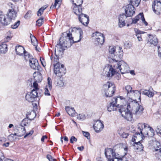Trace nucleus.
Here are the masks:
<instances>
[{
    "label": "nucleus",
    "mask_w": 161,
    "mask_h": 161,
    "mask_svg": "<svg viewBox=\"0 0 161 161\" xmlns=\"http://www.w3.org/2000/svg\"><path fill=\"white\" fill-rule=\"evenodd\" d=\"M83 32L81 28L76 27L70 28L69 29V33H67V36L70 41V44L68 45V47L72 45L74 43L79 42L83 37Z\"/></svg>",
    "instance_id": "f257e3e1"
},
{
    "label": "nucleus",
    "mask_w": 161,
    "mask_h": 161,
    "mask_svg": "<svg viewBox=\"0 0 161 161\" xmlns=\"http://www.w3.org/2000/svg\"><path fill=\"white\" fill-rule=\"evenodd\" d=\"M128 107L131 108L135 119H138L143 113V106L139 104L136 100L130 102L128 104Z\"/></svg>",
    "instance_id": "f03ea898"
},
{
    "label": "nucleus",
    "mask_w": 161,
    "mask_h": 161,
    "mask_svg": "<svg viewBox=\"0 0 161 161\" xmlns=\"http://www.w3.org/2000/svg\"><path fill=\"white\" fill-rule=\"evenodd\" d=\"M105 155L108 161H121L122 156L115 152V150L110 148H106Z\"/></svg>",
    "instance_id": "7ed1b4c3"
},
{
    "label": "nucleus",
    "mask_w": 161,
    "mask_h": 161,
    "mask_svg": "<svg viewBox=\"0 0 161 161\" xmlns=\"http://www.w3.org/2000/svg\"><path fill=\"white\" fill-rule=\"evenodd\" d=\"M118 111L122 116L128 121H132L136 119L134 118L131 108L128 107V105L127 108L122 107L119 108Z\"/></svg>",
    "instance_id": "20e7f679"
},
{
    "label": "nucleus",
    "mask_w": 161,
    "mask_h": 161,
    "mask_svg": "<svg viewBox=\"0 0 161 161\" xmlns=\"http://www.w3.org/2000/svg\"><path fill=\"white\" fill-rule=\"evenodd\" d=\"M62 38H60L59 44H57L55 48V54L56 57V58H54V60L57 62V60H58V58L59 56H62L64 50L65 49V48H67L68 46L65 45L64 42H62L61 40Z\"/></svg>",
    "instance_id": "39448f33"
},
{
    "label": "nucleus",
    "mask_w": 161,
    "mask_h": 161,
    "mask_svg": "<svg viewBox=\"0 0 161 161\" xmlns=\"http://www.w3.org/2000/svg\"><path fill=\"white\" fill-rule=\"evenodd\" d=\"M114 86L111 82L108 81L103 85V90L106 97H110L114 93Z\"/></svg>",
    "instance_id": "423d86ee"
},
{
    "label": "nucleus",
    "mask_w": 161,
    "mask_h": 161,
    "mask_svg": "<svg viewBox=\"0 0 161 161\" xmlns=\"http://www.w3.org/2000/svg\"><path fill=\"white\" fill-rule=\"evenodd\" d=\"M148 125L144 123H139L138 124V129L139 131H138L135 134V137L136 135L138 136L139 137L142 136V139L145 136H148V132L147 131L146 129L147 128Z\"/></svg>",
    "instance_id": "0eeeda50"
},
{
    "label": "nucleus",
    "mask_w": 161,
    "mask_h": 161,
    "mask_svg": "<svg viewBox=\"0 0 161 161\" xmlns=\"http://www.w3.org/2000/svg\"><path fill=\"white\" fill-rule=\"evenodd\" d=\"M92 37L95 44L96 45H102L104 42L105 37L103 34L98 31L93 33Z\"/></svg>",
    "instance_id": "6e6552de"
},
{
    "label": "nucleus",
    "mask_w": 161,
    "mask_h": 161,
    "mask_svg": "<svg viewBox=\"0 0 161 161\" xmlns=\"http://www.w3.org/2000/svg\"><path fill=\"white\" fill-rule=\"evenodd\" d=\"M66 69L63 64L58 62L54 65V72L58 76L61 77L66 73Z\"/></svg>",
    "instance_id": "1a4fd4ad"
},
{
    "label": "nucleus",
    "mask_w": 161,
    "mask_h": 161,
    "mask_svg": "<svg viewBox=\"0 0 161 161\" xmlns=\"http://www.w3.org/2000/svg\"><path fill=\"white\" fill-rule=\"evenodd\" d=\"M40 93L38 94L36 90H32L31 92H28L26 94L25 98L29 102H33L36 100L37 97H41Z\"/></svg>",
    "instance_id": "9d476101"
},
{
    "label": "nucleus",
    "mask_w": 161,
    "mask_h": 161,
    "mask_svg": "<svg viewBox=\"0 0 161 161\" xmlns=\"http://www.w3.org/2000/svg\"><path fill=\"white\" fill-rule=\"evenodd\" d=\"M117 69H119L122 74L128 73L130 71L129 67L127 64L123 61L121 60L117 63Z\"/></svg>",
    "instance_id": "9b49d317"
},
{
    "label": "nucleus",
    "mask_w": 161,
    "mask_h": 161,
    "mask_svg": "<svg viewBox=\"0 0 161 161\" xmlns=\"http://www.w3.org/2000/svg\"><path fill=\"white\" fill-rule=\"evenodd\" d=\"M36 116V113L34 111L27 112L26 114V118L22 120L21 124L19 125L24 126H26L28 122V119L30 120H33Z\"/></svg>",
    "instance_id": "f8f14e48"
},
{
    "label": "nucleus",
    "mask_w": 161,
    "mask_h": 161,
    "mask_svg": "<svg viewBox=\"0 0 161 161\" xmlns=\"http://www.w3.org/2000/svg\"><path fill=\"white\" fill-rule=\"evenodd\" d=\"M134 5L129 4L126 6L125 9V15L127 17H131L135 14Z\"/></svg>",
    "instance_id": "ddd939ff"
},
{
    "label": "nucleus",
    "mask_w": 161,
    "mask_h": 161,
    "mask_svg": "<svg viewBox=\"0 0 161 161\" xmlns=\"http://www.w3.org/2000/svg\"><path fill=\"white\" fill-rule=\"evenodd\" d=\"M152 8L156 14H161V2L154 1L152 5Z\"/></svg>",
    "instance_id": "4468645a"
},
{
    "label": "nucleus",
    "mask_w": 161,
    "mask_h": 161,
    "mask_svg": "<svg viewBox=\"0 0 161 161\" xmlns=\"http://www.w3.org/2000/svg\"><path fill=\"white\" fill-rule=\"evenodd\" d=\"M78 19L84 25L87 26L89 21V18L87 15L83 13L78 16Z\"/></svg>",
    "instance_id": "2eb2a0df"
},
{
    "label": "nucleus",
    "mask_w": 161,
    "mask_h": 161,
    "mask_svg": "<svg viewBox=\"0 0 161 161\" xmlns=\"http://www.w3.org/2000/svg\"><path fill=\"white\" fill-rule=\"evenodd\" d=\"M16 130L15 135L18 137H21L23 136L25 133L26 130L24 126L18 125L16 126Z\"/></svg>",
    "instance_id": "dca6fc26"
},
{
    "label": "nucleus",
    "mask_w": 161,
    "mask_h": 161,
    "mask_svg": "<svg viewBox=\"0 0 161 161\" xmlns=\"http://www.w3.org/2000/svg\"><path fill=\"white\" fill-rule=\"evenodd\" d=\"M29 65L31 68L34 70H39L40 66L39 65L38 60L33 58L29 59Z\"/></svg>",
    "instance_id": "f3484780"
},
{
    "label": "nucleus",
    "mask_w": 161,
    "mask_h": 161,
    "mask_svg": "<svg viewBox=\"0 0 161 161\" xmlns=\"http://www.w3.org/2000/svg\"><path fill=\"white\" fill-rule=\"evenodd\" d=\"M115 58L114 60L116 62H117L121 59L123 57V52L121 47H117V50L114 54Z\"/></svg>",
    "instance_id": "a211bd4d"
},
{
    "label": "nucleus",
    "mask_w": 161,
    "mask_h": 161,
    "mask_svg": "<svg viewBox=\"0 0 161 161\" xmlns=\"http://www.w3.org/2000/svg\"><path fill=\"white\" fill-rule=\"evenodd\" d=\"M104 71L107 77H112L115 73V70L112 67L111 65H109L108 67H105L104 69Z\"/></svg>",
    "instance_id": "6ab92c4d"
},
{
    "label": "nucleus",
    "mask_w": 161,
    "mask_h": 161,
    "mask_svg": "<svg viewBox=\"0 0 161 161\" xmlns=\"http://www.w3.org/2000/svg\"><path fill=\"white\" fill-rule=\"evenodd\" d=\"M104 126L103 121H101L100 120H97L93 125L94 129L97 132L101 131L103 129Z\"/></svg>",
    "instance_id": "aec40b11"
},
{
    "label": "nucleus",
    "mask_w": 161,
    "mask_h": 161,
    "mask_svg": "<svg viewBox=\"0 0 161 161\" xmlns=\"http://www.w3.org/2000/svg\"><path fill=\"white\" fill-rule=\"evenodd\" d=\"M0 22L3 26H7L9 24L11 21L6 15L0 14Z\"/></svg>",
    "instance_id": "412c9836"
},
{
    "label": "nucleus",
    "mask_w": 161,
    "mask_h": 161,
    "mask_svg": "<svg viewBox=\"0 0 161 161\" xmlns=\"http://www.w3.org/2000/svg\"><path fill=\"white\" fill-rule=\"evenodd\" d=\"M17 13L14 9L12 8L8 9L7 13L6 14L10 21L14 20L16 17Z\"/></svg>",
    "instance_id": "4be33fe9"
},
{
    "label": "nucleus",
    "mask_w": 161,
    "mask_h": 161,
    "mask_svg": "<svg viewBox=\"0 0 161 161\" xmlns=\"http://www.w3.org/2000/svg\"><path fill=\"white\" fill-rule=\"evenodd\" d=\"M74 5L73 10V12L76 15L79 16L80 14H83L82 12V8H81V5H78L76 3H73Z\"/></svg>",
    "instance_id": "5701e85b"
},
{
    "label": "nucleus",
    "mask_w": 161,
    "mask_h": 161,
    "mask_svg": "<svg viewBox=\"0 0 161 161\" xmlns=\"http://www.w3.org/2000/svg\"><path fill=\"white\" fill-rule=\"evenodd\" d=\"M150 37L149 38L148 42L150 44H153L154 46H156L158 43V39L156 36H153L151 35H149Z\"/></svg>",
    "instance_id": "b1692460"
},
{
    "label": "nucleus",
    "mask_w": 161,
    "mask_h": 161,
    "mask_svg": "<svg viewBox=\"0 0 161 161\" xmlns=\"http://www.w3.org/2000/svg\"><path fill=\"white\" fill-rule=\"evenodd\" d=\"M15 51L16 54L19 55H22L25 50L24 47L22 46H16L15 48Z\"/></svg>",
    "instance_id": "393cba45"
},
{
    "label": "nucleus",
    "mask_w": 161,
    "mask_h": 161,
    "mask_svg": "<svg viewBox=\"0 0 161 161\" xmlns=\"http://www.w3.org/2000/svg\"><path fill=\"white\" fill-rule=\"evenodd\" d=\"M151 89H152V90H153V89L151 87L149 88L148 90H144L142 92V94L147 96L149 97H152L154 95V93L151 90Z\"/></svg>",
    "instance_id": "a878e982"
},
{
    "label": "nucleus",
    "mask_w": 161,
    "mask_h": 161,
    "mask_svg": "<svg viewBox=\"0 0 161 161\" xmlns=\"http://www.w3.org/2000/svg\"><path fill=\"white\" fill-rule=\"evenodd\" d=\"M119 106V104L116 106L115 104L110 103L109 105L107 108V110L108 111L111 112L113 111L117 110V108Z\"/></svg>",
    "instance_id": "bb28decb"
},
{
    "label": "nucleus",
    "mask_w": 161,
    "mask_h": 161,
    "mask_svg": "<svg viewBox=\"0 0 161 161\" xmlns=\"http://www.w3.org/2000/svg\"><path fill=\"white\" fill-rule=\"evenodd\" d=\"M125 89L127 92V95H128L129 94H130L132 93H133L136 92H137L140 94H141L140 91H138L137 90H132V87L130 85H127L125 87Z\"/></svg>",
    "instance_id": "cd10ccee"
},
{
    "label": "nucleus",
    "mask_w": 161,
    "mask_h": 161,
    "mask_svg": "<svg viewBox=\"0 0 161 161\" xmlns=\"http://www.w3.org/2000/svg\"><path fill=\"white\" fill-rule=\"evenodd\" d=\"M65 110L67 113L72 116H74L75 113V111L74 108H70L69 107H66Z\"/></svg>",
    "instance_id": "c85d7f7f"
},
{
    "label": "nucleus",
    "mask_w": 161,
    "mask_h": 161,
    "mask_svg": "<svg viewBox=\"0 0 161 161\" xmlns=\"http://www.w3.org/2000/svg\"><path fill=\"white\" fill-rule=\"evenodd\" d=\"M7 51V45L4 43L0 45V54L5 53Z\"/></svg>",
    "instance_id": "c756f323"
},
{
    "label": "nucleus",
    "mask_w": 161,
    "mask_h": 161,
    "mask_svg": "<svg viewBox=\"0 0 161 161\" xmlns=\"http://www.w3.org/2000/svg\"><path fill=\"white\" fill-rule=\"evenodd\" d=\"M31 41L32 44L35 47L36 50L39 51V50L37 48V46L38 45V42L37 39L35 36H33V37H31Z\"/></svg>",
    "instance_id": "7c9ffc66"
},
{
    "label": "nucleus",
    "mask_w": 161,
    "mask_h": 161,
    "mask_svg": "<svg viewBox=\"0 0 161 161\" xmlns=\"http://www.w3.org/2000/svg\"><path fill=\"white\" fill-rule=\"evenodd\" d=\"M47 7V5L44 6L43 7L40 8L38 11L37 12V15L38 16H41L43 14L44 11L45 9Z\"/></svg>",
    "instance_id": "2f4dec72"
},
{
    "label": "nucleus",
    "mask_w": 161,
    "mask_h": 161,
    "mask_svg": "<svg viewBox=\"0 0 161 161\" xmlns=\"http://www.w3.org/2000/svg\"><path fill=\"white\" fill-rule=\"evenodd\" d=\"M130 4L137 7L141 2V0H128Z\"/></svg>",
    "instance_id": "473e14b6"
},
{
    "label": "nucleus",
    "mask_w": 161,
    "mask_h": 161,
    "mask_svg": "<svg viewBox=\"0 0 161 161\" xmlns=\"http://www.w3.org/2000/svg\"><path fill=\"white\" fill-rule=\"evenodd\" d=\"M16 136H17L15 135V133L14 134H11L8 136V139L11 142H13L15 141L17 139Z\"/></svg>",
    "instance_id": "72a5a7b5"
},
{
    "label": "nucleus",
    "mask_w": 161,
    "mask_h": 161,
    "mask_svg": "<svg viewBox=\"0 0 161 161\" xmlns=\"http://www.w3.org/2000/svg\"><path fill=\"white\" fill-rule=\"evenodd\" d=\"M44 18L42 17L36 21V25L38 26H41L44 23Z\"/></svg>",
    "instance_id": "f704fd0d"
},
{
    "label": "nucleus",
    "mask_w": 161,
    "mask_h": 161,
    "mask_svg": "<svg viewBox=\"0 0 161 161\" xmlns=\"http://www.w3.org/2000/svg\"><path fill=\"white\" fill-rule=\"evenodd\" d=\"M56 86L59 87H62L64 85L63 80L60 79H58L55 82Z\"/></svg>",
    "instance_id": "c9c22d12"
},
{
    "label": "nucleus",
    "mask_w": 161,
    "mask_h": 161,
    "mask_svg": "<svg viewBox=\"0 0 161 161\" xmlns=\"http://www.w3.org/2000/svg\"><path fill=\"white\" fill-rule=\"evenodd\" d=\"M127 17L124 14H120L118 17L119 21L120 22L122 21H125V19Z\"/></svg>",
    "instance_id": "e433bc0d"
},
{
    "label": "nucleus",
    "mask_w": 161,
    "mask_h": 161,
    "mask_svg": "<svg viewBox=\"0 0 161 161\" xmlns=\"http://www.w3.org/2000/svg\"><path fill=\"white\" fill-rule=\"evenodd\" d=\"M35 80L38 82H41L42 80V77L41 73H38L37 75L34 77Z\"/></svg>",
    "instance_id": "4c0bfd02"
},
{
    "label": "nucleus",
    "mask_w": 161,
    "mask_h": 161,
    "mask_svg": "<svg viewBox=\"0 0 161 161\" xmlns=\"http://www.w3.org/2000/svg\"><path fill=\"white\" fill-rule=\"evenodd\" d=\"M117 50V47H110L109 49V51L110 53L114 55Z\"/></svg>",
    "instance_id": "58836bf2"
},
{
    "label": "nucleus",
    "mask_w": 161,
    "mask_h": 161,
    "mask_svg": "<svg viewBox=\"0 0 161 161\" xmlns=\"http://www.w3.org/2000/svg\"><path fill=\"white\" fill-rule=\"evenodd\" d=\"M124 46L125 48L129 49L131 47V43L130 42L125 41L124 43Z\"/></svg>",
    "instance_id": "ea45409f"
},
{
    "label": "nucleus",
    "mask_w": 161,
    "mask_h": 161,
    "mask_svg": "<svg viewBox=\"0 0 161 161\" xmlns=\"http://www.w3.org/2000/svg\"><path fill=\"white\" fill-rule=\"evenodd\" d=\"M47 86L48 87L49 89L50 90H51L52 89V81L50 77H48L47 78Z\"/></svg>",
    "instance_id": "a19ab883"
},
{
    "label": "nucleus",
    "mask_w": 161,
    "mask_h": 161,
    "mask_svg": "<svg viewBox=\"0 0 161 161\" xmlns=\"http://www.w3.org/2000/svg\"><path fill=\"white\" fill-rule=\"evenodd\" d=\"M60 4L61 3L59 0H55V3L53 7H54L55 8L58 9L60 7Z\"/></svg>",
    "instance_id": "79ce46f5"
},
{
    "label": "nucleus",
    "mask_w": 161,
    "mask_h": 161,
    "mask_svg": "<svg viewBox=\"0 0 161 161\" xmlns=\"http://www.w3.org/2000/svg\"><path fill=\"white\" fill-rule=\"evenodd\" d=\"M20 21L19 20L17 21L14 24L11 25V28L12 29H15L17 28L20 25Z\"/></svg>",
    "instance_id": "37998d69"
},
{
    "label": "nucleus",
    "mask_w": 161,
    "mask_h": 161,
    "mask_svg": "<svg viewBox=\"0 0 161 161\" xmlns=\"http://www.w3.org/2000/svg\"><path fill=\"white\" fill-rule=\"evenodd\" d=\"M73 3H76L79 5H82L83 2V0H71Z\"/></svg>",
    "instance_id": "c03bdc74"
},
{
    "label": "nucleus",
    "mask_w": 161,
    "mask_h": 161,
    "mask_svg": "<svg viewBox=\"0 0 161 161\" xmlns=\"http://www.w3.org/2000/svg\"><path fill=\"white\" fill-rule=\"evenodd\" d=\"M24 57L25 60H27L28 59L30 58V56L29 53L26 51L25 50V52L24 53Z\"/></svg>",
    "instance_id": "a18cd8bd"
},
{
    "label": "nucleus",
    "mask_w": 161,
    "mask_h": 161,
    "mask_svg": "<svg viewBox=\"0 0 161 161\" xmlns=\"http://www.w3.org/2000/svg\"><path fill=\"white\" fill-rule=\"evenodd\" d=\"M37 82H36V80L33 83V87L34 88V89L32 90H36L37 92L39 91V90L38 88V84L37 83Z\"/></svg>",
    "instance_id": "49530a36"
},
{
    "label": "nucleus",
    "mask_w": 161,
    "mask_h": 161,
    "mask_svg": "<svg viewBox=\"0 0 161 161\" xmlns=\"http://www.w3.org/2000/svg\"><path fill=\"white\" fill-rule=\"evenodd\" d=\"M11 31H9L7 33L6 38L8 40H10L12 37Z\"/></svg>",
    "instance_id": "de8ad7c7"
},
{
    "label": "nucleus",
    "mask_w": 161,
    "mask_h": 161,
    "mask_svg": "<svg viewBox=\"0 0 161 161\" xmlns=\"http://www.w3.org/2000/svg\"><path fill=\"white\" fill-rule=\"evenodd\" d=\"M133 144L135 149H136V148H137L142 144L140 142V141H138V142H135V143H133Z\"/></svg>",
    "instance_id": "09e8293b"
},
{
    "label": "nucleus",
    "mask_w": 161,
    "mask_h": 161,
    "mask_svg": "<svg viewBox=\"0 0 161 161\" xmlns=\"http://www.w3.org/2000/svg\"><path fill=\"white\" fill-rule=\"evenodd\" d=\"M125 21H119L118 22V25L119 27L122 28L125 26Z\"/></svg>",
    "instance_id": "8fccbe9b"
},
{
    "label": "nucleus",
    "mask_w": 161,
    "mask_h": 161,
    "mask_svg": "<svg viewBox=\"0 0 161 161\" xmlns=\"http://www.w3.org/2000/svg\"><path fill=\"white\" fill-rule=\"evenodd\" d=\"M82 132L83 133L84 136L86 137L88 139H90V134L88 132L82 131Z\"/></svg>",
    "instance_id": "3c124183"
},
{
    "label": "nucleus",
    "mask_w": 161,
    "mask_h": 161,
    "mask_svg": "<svg viewBox=\"0 0 161 161\" xmlns=\"http://www.w3.org/2000/svg\"><path fill=\"white\" fill-rule=\"evenodd\" d=\"M134 31L136 33V36L138 35H140L144 33L143 32L139 30L137 28L134 29Z\"/></svg>",
    "instance_id": "603ef678"
},
{
    "label": "nucleus",
    "mask_w": 161,
    "mask_h": 161,
    "mask_svg": "<svg viewBox=\"0 0 161 161\" xmlns=\"http://www.w3.org/2000/svg\"><path fill=\"white\" fill-rule=\"evenodd\" d=\"M156 131L157 134L159 133L160 134H161V125L157 126L156 129Z\"/></svg>",
    "instance_id": "864d4df0"
},
{
    "label": "nucleus",
    "mask_w": 161,
    "mask_h": 161,
    "mask_svg": "<svg viewBox=\"0 0 161 161\" xmlns=\"http://www.w3.org/2000/svg\"><path fill=\"white\" fill-rule=\"evenodd\" d=\"M70 142L71 143H74V142H76L77 141V138L75 136H72L70 139Z\"/></svg>",
    "instance_id": "5fc2aeb1"
},
{
    "label": "nucleus",
    "mask_w": 161,
    "mask_h": 161,
    "mask_svg": "<svg viewBox=\"0 0 161 161\" xmlns=\"http://www.w3.org/2000/svg\"><path fill=\"white\" fill-rule=\"evenodd\" d=\"M44 94L46 96H48L50 95L49 91L47 88V86H46V87L45 88Z\"/></svg>",
    "instance_id": "6e6d98bb"
},
{
    "label": "nucleus",
    "mask_w": 161,
    "mask_h": 161,
    "mask_svg": "<svg viewBox=\"0 0 161 161\" xmlns=\"http://www.w3.org/2000/svg\"><path fill=\"white\" fill-rule=\"evenodd\" d=\"M147 128L149 129V130H150V131L151 133V136H153L154 135V130L153 129V128L150 127L148 125Z\"/></svg>",
    "instance_id": "4d7b16f0"
},
{
    "label": "nucleus",
    "mask_w": 161,
    "mask_h": 161,
    "mask_svg": "<svg viewBox=\"0 0 161 161\" xmlns=\"http://www.w3.org/2000/svg\"><path fill=\"white\" fill-rule=\"evenodd\" d=\"M143 23L145 25V26H147L148 25L147 23L145 21V19L144 16V15L143 14L142 16L141 17Z\"/></svg>",
    "instance_id": "13d9d810"
},
{
    "label": "nucleus",
    "mask_w": 161,
    "mask_h": 161,
    "mask_svg": "<svg viewBox=\"0 0 161 161\" xmlns=\"http://www.w3.org/2000/svg\"><path fill=\"white\" fill-rule=\"evenodd\" d=\"M117 98L114 97L112 99V102L111 103L115 105L117 102Z\"/></svg>",
    "instance_id": "bf43d9fd"
},
{
    "label": "nucleus",
    "mask_w": 161,
    "mask_h": 161,
    "mask_svg": "<svg viewBox=\"0 0 161 161\" xmlns=\"http://www.w3.org/2000/svg\"><path fill=\"white\" fill-rule=\"evenodd\" d=\"M120 135L123 138H126L128 136V134L127 133L123 132L121 134H120Z\"/></svg>",
    "instance_id": "052dcab7"
},
{
    "label": "nucleus",
    "mask_w": 161,
    "mask_h": 161,
    "mask_svg": "<svg viewBox=\"0 0 161 161\" xmlns=\"http://www.w3.org/2000/svg\"><path fill=\"white\" fill-rule=\"evenodd\" d=\"M158 56L161 57V47L160 46L158 47Z\"/></svg>",
    "instance_id": "680f3d73"
},
{
    "label": "nucleus",
    "mask_w": 161,
    "mask_h": 161,
    "mask_svg": "<svg viewBox=\"0 0 161 161\" xmlns=\"http://www.w3.org/2000/svg\"><path fill=\"white\" fill-rule=\"evenodd\" d=\"M80 120L84 119H85L84 115L82 114H79L77 117Z\"/></svg>",
    "instance_id": "e2e57ef3"
},
{
    "label": "nucleus",
    "mask_w": 161,
    "mask_h": 161,
    "mask_svg": "<svg viewBox=\"0 0 161 161\" xmlns=\"http://www.w3.org/2000/svg\"><path fill=\"white\" fill-rule=\"evenodd\" d=\"M33 133V130H31L28 133H26L24 136V138H25L27 136L29 135H31Z\"/></svg>",
    "instance_id": "0e129e2a"
},
{
    "label": "nucleus",
    "mask_w": 161,
    "mask_h": 161,
    "mask_svg": "<svg viewBox=\"0 0 161 161\" xmlns=\"http://www.w3.org/2000/svg\"><path fill=\"white\" fill-rule=\"evenodd\" d=\"M143 13H140L139 14L137 15L136 16V17H137V18L138 19V20L140 19H141V17L143 15Z\"/></svg>",
    "instance_id": "69168bd1"
},
{
    "label": "nucleus",
    "mask_w": 161,
    "mask_h": 161,
    "mask_svg": "<svg viewBox=\"0 0 161 161\" xmlns=\"http://www.w3.org/2000/svg\"><path fill=\"white\" fill-rule=\"evenodd\" d=\"M137 17H135V18L132 19V23L136 24L138 21V19H137Z\"/></svg>",
    "instance_id": "338daca9"
},
{
    "label": "nucleus",
    "mask_w": 161,
    "mask_h": 161,
    "mask_svg": "<svg viewBox=\"0 0 161 161\" xmlns=\"http://www.w3.org/2000/svg\"><path fill=\"white\" fill-rule=\"evenodd\" d=\"M47 159L49 160V161H50V160L51 161V160H52V159L53 158V157H52L51 155L49 154H48L47 155Z\"/></svg>",
    "instance_id": "774afa93"
}]
</instances>
